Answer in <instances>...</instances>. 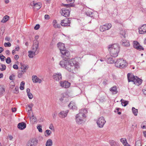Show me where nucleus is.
<instances>
[{
	"label": "nucleus",
	"instance_id": "47",
	"mask_svg": "<svg viewBox=\"0 0 146 146\" xmlns=\"http://www.w3.org/2000/svg\"><path fill=\"white\" fill-rule=\"evenodd\" d=\"M56 114H57V113H56V112H54L52 114V116L53 119L55 118L56 116Z\"/></svg>",
	"mask_w": 146,
	"mask_h": 146
},
{
	"label": "nucleus",
	"instance_id": "13",
	"mask_svg": "<svg viewBox=\"0 0 146 146\" xmlns=\"http://www.w3.org/2000/svg\"><path fill=\"white\" fill-rule=\"evenodd\" d=\"M60 85L62 88H67L70 86V84L67 81H64L60 82Z\"/></svg>",
	"mask_w": 146,
	"mask_h": 146
},
{
	"label": "nucleus",
	"instance_id": "30",
	"mask_svg": "<svg viewBox=\"0 0 146 146\" xmlns=\"http://www.w3.org/2000/svg\"><path fill=\"white\" fill-rule=\"evenodd\" d=\"M120 101L121 102L122 105L124 106H125L128 104V101L125 100L123 99H121Z\"/></svg>",
	"mask_w": 146,
	"mask_h": 146
},
{
	"label": "nucleus",
	"instance_id": "19",
	"mask_svg": "<svg viewBox=\"0 0 146 146\" xmlns=\"http://www.w3.org/2000/svg\"><path fill=\"white\" fill-rule=\"evenodd\" d=\"M139 33L141 34H144L146 33V24L143 25L139 29Z\"/></svg>",
	"mask_w": 146,
	"mask_h": 146
},
{
	"label": "nucleus",
	"instance_id": "16",
	"mask_svg": "<svg viewBox=\"0 0 146 146\" xmlns=\"http://www.w3.org/2000/svg\"><path fill=\"white\" fill-rule=\"evenodd\" d=\"M88 113L87 110L86 108H83L81 109L79 111V113L78 114L80 115L83 117V118H86V116L85 114Z\"/></svg>",
	"mask_w": 146,
	"mask_h": 146
},
{
	"label": "nucleus",
	"instance_id": "31",
	"mask_svg": "<svg viewBox=\"0 0 146 146\" xmlns=\"http://www.w3.org/2000/svg\"><path fill=\"white\" fill-rule=\"evenodd\" d=\"M132 110V112L134 115L135 116L137 115L138 113L137 110L134 107H133Z\"/></svg>",
	"mask_w": 146,
	"mask_h": 146
},
{
	"label": "nucleus",
	"instance_id": "34",
	"mask_svg": "<svg viewBox=\"0 0 146 146\" xmlns=\"http://www.w3.org/2000/svg\"><path fill=\"white\" fill-rule=\"evenodd\" d=\"M135 146H141V140H139L136 141Z\"/></svg>",
	"mask_w": 146,
	"mask_h": 146
},
{
	"label": "nucleus",
	"instance_id": "6",
	"mask_svg": "<svg viewBox=\"0 0 146 146\" xmlns=\"http://www.w3.org/2000/svg\"><path fill=\"white\" fill-rule=\"evenodd\" d=\"M115 65L117 67L124 68L127 67V63L126 61L122 59H117L115 63Z\"/></svg>",
	"mask_w": 146,
	"mask_h": 146
},
{
	"label": "nucleus",
	"instance_id": "23",
	"mask_svg": "<svg viewBox=\"0 0 146 146\" xmlns=\"http://www.w3.org/2000/svg\"><path fill=\"white\" fill-rule=\"evenodd\" d=\"M34 144H36V139H33L29 141L27 143V145L32 146V145Z\"/></svg>",
	"mask_w": 146,
	"mask_h": 146
},
{
	"label": "nucleus",
	"instance_id": "49",
	"mask_svg": "<svg viewBox=\"0 0 146 146\" xmlns=\"http://www.w3.org/2000/svg\"><path fill=\"white\" fill-rule=\"evenodd\" d=\"M13 68L15 69H16V70H17L18 69V66L16 65V64H14V65H13Z\"/></svg>",
	"mask_w": 146,
	"mask_h": 146
},
{
	"label": "nucleus",
	"instance_id": "22",
	"mask_svg": "<svg viewBox=\"0 0 146 146\" xmlns=\"http://www.w3.org/2000/svg\"><path fill=\"white\" fill-rule=\"evenodd\" d=\"M120 141L122 143L124 146H130V145L128 144L125 138H121L120 139Z\"/></svg>",
	"mask_w": 146,
	"mask_h": 146
},
{
	"label": "nucleus",
	"instance_id": "42",
	"mask_svg": "<svg viewBox=\"0 0 146 146\" xmlns=\"http://www.w3.org/2000/svg\"><path fill=\"white\" fill-rule=\"evenodd\" d=\"M32 80L33 82L35 83L36 82V76H32Z\"/></svg>",
	"mask_w": 146,
	"mask_h": 146
},
{
	"label": "nucleus",
	"instance_id": "7",
	"mask_svg": "<svg viewBox=\"0 0 146 146\" xmlns=\"http://www.w3.org/2000/svg\"><path fill=\"white\" fill-rule=\"evenodd\" d=\"M36 41V40L34 41V43L32 46L33 50V51H30L28 52V56L30 58H33L35 55V52L36 51V44L35 43Z\"/></svg>",
	"mask_w": 146,
	"mask_h": 146
},
{
	"label": "nucleus",
	"instance_id": "41",
	"mask_svg": "<svg viewBox=\"0 0 146 146\" xmlns=\"http://www.w3.org/2000/svg\"><path fill=\"white\" fill-rule=\"evenodd\" d=\"M5 57L2 54H0V59L2 61H3L5 60Z\"/></svg>",
	"mask_w": 146,
	"mask_h": 146
},
{
	"label": "nucleus",
	"instance_id": "33",
	"mask_svg": "<svg viewBox=\"0 0 146 146\" xmlns=\"http://www.w3.org/2000/svg\"><path fill=\"white\" fill-rule=\"evenodd\" d=\"M20 64L21 66V69H23V70H24L25 72H26V68L27 67V66H26V65L25 64L23 65L21 63Z\"/></svg>",
	"mask_w": 146,
	"mask_h": 146
},
{
	"label": "nucleus",
	"instance_id": "29",
	"mask_svg": "<svg viewBox=\"0 0 146 146\" xmlns=\"http://www.w3.org/2000/svg\"><path fill=\"white\" fill-rule=\"evenodd\" d=\"M25 72V71L23 70V69H21V70H19L18 72V77L19 78H21L22 77V75Z\"/></svg>",
	"mask_w": 146,
	"mask_h": 146
},
{
	"label": "nucleus",
	"instance_id": "46",
	"mask_svg": "<svg viewBox=\"0 0 146 146\" xmlns=\"http://www.w3.org/2000/svg\"><path fill=\"white\" fill-rule=\"evenodd\" d=\"M46 132L48 136L50 135L52 133L51 131L49 130H46Z\"/></svg>",
	"mask_w": 146,
	"mask_h": 146
},
{
	"label": "nucleus",
	"instance_id": "9",
	"mask_svg": "<svg viewBox=\"0 0 146 146\" xmlns=\"http://www.w3.org/2000/svg\"><path fill=\"white\" fill-rule=\"evenodd\" d=\"M106 121L103 117L99 118L97 121L98 126L100 127H102L106 123Z\"/></svg>",
	"mask_w": 146,
	"mask_h": 146
},
{
	"label": "nucleus",
	"instance_id": "40",
	"mask_svg": "<svg viewBox=\"0 0 146 146\" xmlns=\"http://www.w3.org/2000/svg\"><path fill=\"white\" fill-rule=\"evenodd\" d=\"M42 6V3H37V9H40Z\"/></svg>",
	"mask_w": 146,
	"mask_h": 146
},
{
	"label": "nucleus",
	"instance_id": "25",
	"mask_svg": "<svg viewBox=\"0 0 146 146\" xmlns=\"http://www.w3.org/2000/svg\"><path fill=\"white\" fill-rule=\"evenodd\" d=\"M52 24L54 27L56 28H59L60 27V25L58 24L57 21L56 20H53Z\"/></svg>",
	"mask_w": 146,
	"mask_h": 146
},
{
	"label": "nucleus",
	"instance_id": "62",
	"mask_svg": "<svg viewBox=\"0 0 146 146\" xmlns=\"http://www.w3.org/2000/svg\"><path fill=\"white\" fill-rule=\"evenodd\" d=\"M12 111L13 112H15L16 111V109L15 108H12Z\"/></svg>",
	"mask_w": 146,
	"mask_h": 146
},
{
	"label": "nucleus",
	"instance_id": "5",
	"mask_svg": "<svg viewBox=\"0 0 146 146\" xmlns=\"http://www.w3.org/2000/svg\"><path fill=\"white\" fill-rule=\"evenodd\" d=\"M62 5L64 7H66V9L62 8V9L61 13L64 16L67 17L69 16L70 13V7H74V5L73 4H62Z\"/></svg>",
	"mask_w": 146,
	"mask_h": 146
},
{
	"label": "nucleus",
	"instance_id": "37",
	"mask_svg": "<svg viewBox=\"0 0 146 146\" xmlns=\"http://www.w3.org/2000/svg\"><path fill=\"white\" fill-rule=\"evenodd\" d=\"M108 58V62L112 64L114 62V61L113 60L112 58Z\"/></svg>",
	"mask_w": 146,
	"mask_h": 146
},
{
	"label": "nucleus",
	"instance_id": "44",
	"mask_svg": "<svg viewBox=\"0 0 146 146\" xmlns=\"http://www.w3.org/2000/svg\"><path fill=\"white\" fill-rule=\"evenodd\" d=\"M110 143L111 146H114L115 144V142L113 140H111L110 141Z\"/></svg>",
	"mask_w": 146,
	"mask_h": 146
},
{
	"label": "nucleus",
	"instance_id": "11",
	"mask_svg": "<svg viewBox=\"0 0 146 146\" xmlns=\"http://www.w3.org/2000/svg\"><path fill=\"white\" fill-rule=\"evenodd\" d=\"M111 27V24H106L103 25L101 26L100 30L101 31L104 32L106 30H108Z\"/></svg>",
	"mask_w": 146,
	"mask_h": 146
},
{
	"label": "nucleus",
	"instance_id": "27",
	"mask_svg": "<svg viewBox=\"0 0 146 146\" xmlns=\"http://www.w3.org/2000/svg\"><path fill=\"white\" fill-rule=\"evenodd\" d=\"M9 18V17L8 15H5L3 18L1 22L2 23H5L6 22Z\"/></svg>",
	"mask_w": 146,
	"mask_h": 146
},
{
	"label": "nucleus",
	"instance_id": "58",
	"mask_svg": "<svg viewBox=\"0 0 146 146\" xmlns=\"http://www.w3.org/2000/svg\"><path fill=\"white\" fill-rule=\"evenodd\" d=\"M20 89L21 90H23L24 89V86L22 85H20Z\"/></svg>",
	"mask_w": 146,
	"mask_h": 146
},
{
	"label": "nucleus",
	"instance_id": "1",
	"mask_svg": "<svg viewBox=\"0 0 146 146\" xmlns=\"http://www.w3.org/2000/svg\"><path fill=\"white\" fill-rule=\"evenodd\" d=\"M62 60L60 62V65L68 71L73 72L74 70L78 66V63L74 59L68 60L66 58Z\"/></svg>",
	"mask_w": 146,
	"mask_h": 146
},
{
	"label": "nucleus",
	"instance_id": "45",
	"mask_svg": "<svg viewBox=\"0 0 146 146\" xmlns=\"http://www.w3.org/2000/svg\"><path fill=\"white\" fill-rule=\"evenodd\" d=\"M27 94V96L29 99H31L33 98V96L32 94L31 93H29V94Z\"/></svg>",
	"mask_w": 146,
	"mask_h": 146
},
{
	"label": "nucleus",
	"instance_id": "15",
	"mask_svg": "<svg viewBox=\"0 0 146 146\" xmlns=\"http://www.w3.org/2000/svg\"><path fill=\"white\" fill-rule=\"evenodd\" d=\"M28 115L30 117V121L33 124H34L36 123V119L35 116H34V115L32 114H29Z\"/></svg>",
	"mask_w": 146,
	"mask_h": 146
},
{
	"label": "nucleus",
	"instance_id": "32",
	"mask_svg": "<svg viewBox=\"0 0 146 146\" xmlns=\"http://www.w3.org/2000/svg\"><path fill=\"white\" fill-rule=\"evenodd\" d=\"M36 5V2L35 1H33L30 3V5L33 7V8L34 9H35V7Z\"/></svg>",
	"mask_w": 146,
	"mask_h": 146
},
{
	"label": "nucleus",
	"instance_id": "48",
	"mask_svg": "<svg viewBox=\"0 0 146 146\" xmlns=\"http://www.w3.org/2000/svg\"><path fill=\"white\" fill-rule=\"evenodd\" d=\"M32 106V104H31V105H29L28 106V107H29V110H28V111H29V112H28V114H31L30 113V111H31V106Z\"/></svg>",
	"mask_w": 146,
	"mask_h": 146
},
{
	"label": "nucleus",
	"instance_id": "3",
	"mask_svg": "<svg viewBox=\"0 0 146 146\" xmlns=\"http://www.w3.org/2000/svg\"><path fill=\"white\" fill-rule=\"evenodd\" d=\"M127 76L129 82H132L134 84L137 86L140 85L142 82L141 79L137 76H134L130 73H128Z\"/></svg>",
	"mask_w": 146,
	"mask_h": 146
},
{
	"label": "nucleus",
	"instance_id": "60",
	"mask_svg": "<svg viewBox=\"0 0 146 146\" xmlns=\"http://www.w3.org/2000/svg\"><path fill=\"white\" fill-rule=\"evenodd\" d=\"M5 53L9 55L10 54V51L9 50H7L5 51Z\"/></svg>",
	"mask_w": 146,
	"mask_h": 146
},
{
	"label": "nucleus",
	"instance_id": "2",
	"mask_svg": "<svg viewBox=\"0 0 146 146\" xmlns=\"http://www.w3.org/2000/svg\"><path fill=\"white\" fill-rule=\"evenodd\" d=\"M109 50L111 56L117 57L120 51V47L117 44H114L109 46Z\"/></svg>",
	"mask_w": 146,
	"mask_h": 146
},
{
	"label": "nucleus",
	"instance_id": "12",
	"mask_svg": "<svg viewBox=\"0 0 146 146\" xmlns=\"http://www.w3.org/2000/svg\"><path fill=\"white\" fill-rule=\"evenodd\" d=\"M134 47L139 50H143L144 48L141 46L139 43L137 41H134L133 42Z\"/></svg>",
	"mask_w": 146,
	"mask_h": 146
},
{
	"label": "nucleus",
	"instance_id": "26",
	"mask_svg": "<svg viewBox=\"0 0 146 146\" xmlns=\"http://www.w3.org/2000/svg\"><path fill=\"white\" fill-rule=\"evenodd\" d=\"M52 145V141L51 139H48L46 143V146H51Z\"/></svg>",
	"mask_w": 146,
	"mask_h": 146
},
{
	"label": "nucleus",
	"instance_id": "38",
	"mask_svg": "<svg viewBox=\"0 0 146 146\" xmlns=\"http://www.w3.org/2000/svg\"><path fill=\"white\" fill-rule=\"evenodd\" d=\"M6 62L7 64H10L11 62V58L8 57L6 60Z\"/></svg>",
	"mask_w": 146,
	"mask_h": 146
},
{
	"label": "nucleus",
	"instance_id": "36",
	"mask_svg": "<svg viewBox=\"0 0 146 146\" xmlns=\"http://www.w3.org/2000/svg\"><path fill=\"white\" fill-rule=\"evenodd\" d=\"M1 68H0V70L1 71H3L6 69V66L5 65L1 64Z\"/></svg>",
	"mask_w": 146,
	"mask_h": 146
},
{
	"label": "nucleus",
	"instance_id": "63",
	"mask_svg": "<svg viewBox=\"0 0 146 146\" xmlns=\"http://www.w3.org/2000/svg\"><path fill=\"white\" fill-rule=\"evenodd\" d=\"M4 50L3 48L1 47H0V53L2 52Z\"/></svg>",
	"mask_w": 146,
	"mask_h": 146
},
{
	"label": "nucleus",
	"instance_id": "54",
	"mask_svg": "<svg viewBox=\"0 0 146 146\" xmlns=\"http://www.w3.org/2000/svg\"><path fill=\"white\" fill-rule=\"evenodd\" d=\"M107 82H108V81L106 80H105L103 82V84L104 85H105L107 84Z\"/></svg>",
	"mask_w": 146,
	"mask_h": 146
},
{
	"label": "nucleus",
	"instance_id": "24",
	"mask_svg": "<svg viewBox=\"0 0 146 146\" xmlns=\"http://www.w3.org/2000/svg\"><path fill=\"white\" fill-rule=\"evenodd\" d=\"M5 90L3 87L0 85V96H2L5 93Z\"/></svg>",
	"mask_w": 146,
	"mask_h": 146
},
{
	"label": "nucleus",
	"instance_id": "53",
	"mask_svg": "<svg viewBox=\"0 0 146 146\" xmlns=\"http://www.w3.org/2000/svg\"><path fill=\"white\" fill-rule=\"evenodd\" d=\"M45 19H50V16L48 15H46L44 16Z\"/></svg>",
	"mask_w": 146,
	"mask_h": 146
},
{
	"label": "nucleus",
	"instance_id": "56",
	"mask_svg": "<svg viewBox=\"0 0 146 146\" xmlns=\"http://www.w3.org/2000/svg\"><path fill=\"white\" fill-rule=\"evenodd\" d=\"M14 76L13 75H11L9 77V78L10 80H12L13 79V77H14Z\"/></svg>",
	"mask_w": 146,
	"mask_h": 146
},
{
	"label": "nucleus",
	"instance_id": "17",
	"mask_svg": "<svg viewBox=\"0 0 146 146\" xmlns=\"http://www.w3.org/2000/svg\"><path fill=\"white\" fill-rule=\"evenodd\" d=\"M61 98L59 99L61 101H64V102L68 101V96L66 93H64L61 95Z\"/></svg>",
	"mask_w": 146,
	"mask_h": 146
},
{
	"label": "nucleus",
	"instance_id": "4",
	"mask_svg": "<svg viewBox=\"0 0 146 146\" xmlns=\"http://www.w3.org/2000/svg\"><path fill=\"white\" fill-rule=\"evenodd\" d=\"M57 46L60 50L61 54L63 56V57H67V58H68L70 56V52L66 50L64 44L63 43L59 42L57 44Z\"/></svg>",
	"mask_w": 146,
	"mask_h": 146
},
{
	"label": "nucleus",
	"instance_id": "50",
	"mask_svg": "<svg viewBox=\"0 0 146 146\" xmlns=\"http://www.w3.org/2000/svg\"><path fill=\"white\" fill-rule=\"evenodd\" d=\"M49 128L51 130L54 129V127L52 124H51L50 125Z\"/></svg>",
	"mask_w": 146,
	"mask_h": 146
},
{
	"label": "nucleus",
	"instance_id": "51",
	"mask_svg": "<svg viewBox=\"0 0 146 146\" xmlns=\"http://www.w3.org/2000/svg\"><path fill=\"white\" fill-rule=\"evenodd\" d=\"M92 13L91 12H86V14L87 16H91V15H92Z\"/></svg>",
	"mask_w": 146,
	"mask_h": 146
},
{
	"label": "nucleus",
	"instance_id": "61",
	"mask_svg": "<svg viewBox=\"0 0 146 146\" xmlns=\"http://www.w3.org/2000/svg\"><path fill=\"white\" fill-rule=\"evenodd\" d=\"M43 118H41L38 119V121L39 122H41L43 121Z\"/></svg>",
	"mask_w": 146,
	"mask_h": 146
},
{
	"label": "nucleus",
	"instance_id": "59",
	"mask_svg": "<svg viewBox=\"0 0 146 146\" xmlns=\"http://www.w3.org/2000/svg\"><path fill=\"white\" fill-rule=\"evenodd\" d=\"M14 58L16 60H17L19 58V56L18 55H16L14 56Z\"/></svg>",
	"mask_w": 146,
	"mask_h": 146
},
{
	"label": "nucleus",
	"instance_id": "14",
	"mask_svg": "<svg viewBox=\"0 0 146 146\" xmlns=\"http://www.w3.org/2000/svg\"><path fill=\"white\" fill-rule=\"evenodd\" d=\"M53 78L56 81H58L62 79V75L60 73H54L53 76Z\"/></svg>",
	"mask_w": 146,
	"mask_h": 146
},
{
	"label": "nucleus",
	"instance_id": "43",
	"mask_svg": "<svg viewBox=\"0 0 146 146\" xmlns=\"http://www.w3.org/2000/svg\"><path fill=\"white\" fill-rule=\"evenodd\" d=\"M74 103L73 102H71L68 105V107L70 108H73V106L74 105Z\"/></svg>",
	"mask_w": 146,
	"mask_h": 146
},
{
	"label": "nucleus",
	"instance_id": "55",
	"mask_svg": "<svg viewBox=\"0 0 146 146\" xmlns=\"http://www.w3.org/2000/svg\"><path fill=\"white\" fill-rule=\"evenodd\" d=\"M41 82V80L37 77V83H40Z\"/></svg>",
	"mask_w": 146,
	"mask_h": 146
},
{
	"label": "nucleus",
	"instance_id": "8",
	"mask_svg": "<svg viewBox=\"0 0 146 146\" xmlns=\"http://www.w3.org/2000/svg\"><path fill=\"white\" fill-rule=\"evenodd\" d=\"M85 118H83V117L80 115L77 114L76 116V122L78 124H82L85 122L84 119Z\"/></svg>",
	"mask_w": 146,
	"mask_h": 146
},
{
	"label": "nucleus",
	"instance_id": "52",
	"mask_svg": "<svg viewBox=\"0 0 146 146\" xmlns=\"http://www.w3.org/2000/svg\"><path fill=\"white\" fill-rule=\"evenodd\" d=\"M120 33L122 35L124 36L125 35V32L124 31L122 30L120 31Z\"/></svg>",
	"mask_w": 146,
	"mask_h": 146
},
{
	"label": "nucleus",
	"instance_id": "64",
	"mask_svg": "<svg viewBox=\"0 0 146 146\" xmlns=\"http://www.w3.org/2000/svg\"><path fill=\"white\" fill-rule=\"evenodd\" d=\"M9 139L10 140H12V139H13V137H12V136L11 135H9Z\"/></svg>",
	"mask_w": 146,
	"mask_h": 146
},
{
	"label": "nucleus",
	"instance_id": "35",
	"mask_svg": "<svg viewBox=\"0 0 146 146\" xmlns=\"http://www.w3.org/2000/svg\"><path fill=\"white\" fill-rule=\"evenodd\" d=\"M42 126L40 125L37 126V129L40 132L42 133Z\"/></svg>",
	"mask_w": 146,
	"mask_h": 146
},
{
	"label": "nucleus",
	"instance_id": "21",
	"mask_svg": "<svg viewBox=\"0 0 146 146\" xmlns=\"http://www.w3.org/2000/svg\"><path fill=\"white\" fill-rule=\"evenodd\" d=\"M110 90L112 94H116L118 92L116 88V86H114L113 87L111 88L110 89Z\"/></svg>",
	"mask_w": 146,
	"mask_h": 146
},
{
	"label": "nucleus",
	"instance_id": "57",
	"mask_svg": "<svg viewBox=\"0 0 146 146\" xmlns=\"http://www.w3.org/2000/svg\"><path fill=\"white\" fill-rule=\"evenodd\" d=\"M10 39V38L8 36H6L5 38V40L6 41H9Z\"/></svg>",
	"mask_w": 146,
	"mask_h": 146
},
{
	"label": "nucleus",
	"instance_id": "39",
	"mask_svg": "<svg viewBox=\"0 0 146 146\" xmlns=\"http://www.w3.org/2000/svg\"><path fill=\"white\" fill-rule=\"evenodd\" d=\"M4 46L5 47H10L11 46V43L9 42H5L4 44Z\"/></svg>",
	"mask_w": 146,
	"mask_h": 146
},
{
	"label": "nucleus",
	"instance_id": "10",
	"mask_svg": "<svg viewBox=\"0 0 146 146\" xmlns=\"http://www.w3.org/2000/svg\"><path fill=\"white\" fill-rule=\"evenodd\" d=\"M71 22V19L70 18H66L61 21L60 24L62 26H70Z\"/></svg>",
	"mask_w": 146,
	"mask_h": 146
},
{
	"label": "nucleus",
	"instance_id": "20",
	"mask_svg": "<svg viewBox=\"0 0 146 146\" xmlns=\"http://www.w3.org/2000/svg\"><path fill=\"white\" fill-rule=\"evenodd\" d=\"M26 127V124L24 122L20 123L18 124L17 127L20 130H23Z\"/></svg>",
	"mask_w": 146,
	"mask_h": 146
},
{
	"label": "nucleus",
	"instance_id": "18",
	"mask_svg": "<svg viewBox=\"0 0 146 146\" xmlns=\"http://www.w3.org/2000/svg\"><path fill=\"white\" fill-rule=\"evenodd\" d=\"M68 111L67 110L65 111H62L60 112L58 114L59 116L61 118H64L66 117Z\"/></svg>",
	"mask_w": 146,
	"mask_h": 146
},
{
	"label": "nucleus",
	"instance_id": "28",
	"mask_svg": "<svg viewBox=\"0 0 146 146\" xmlns=\"http://www.w3.org/2000/svg\"><path fill=\"white\" fill-rule=\"evenodd\" d=\"M122 44L123 46H129L130 45L129 42L126 40H123Z\"/></svg>",
	"mask_w": 146,
	"mask_h": 146
}]
</instances>
